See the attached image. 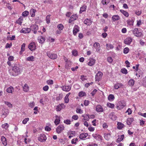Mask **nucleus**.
Listing matches in <instances>:
<instances>
[{"label":"nucleus","instance_id":"obj_1","mask_svg":"<svg viewBox=\"0 0 146 146\" xmlns=\"http://www.w3.org/2000/svg\"><path fill=\"white\" fill-rule=\"evenodd\" d=\"M22 72V70L19 65L15 64L12 67V68L9 70V72L11 75L16 76L20 74Z\"/></svg>","mask_w":146,"mask_h":146},{"label":"nucleus","instance_id":"obj_2","mask_svg":"<svg viewBox=\"0 0 146 146\" xmlns=\"http://www.w3.org/2000/svg\"><path fill=\"white\" fill-rule=\"evenodd\" d=\"M126 105L125 101L122 100L119 101L117 104L116 108L118 110H121L123 109Z\"/></svg>","mask_w":146,"mask_h":146},{"label":"nucleus","instance_id":"obj_3","mask_svg":"<svg viewBox=\"0 0 146 146\" xmlns=\"http://www.w3.org/2000/svg\"><path fill=\"white\" fill-rule=\"evenodd\" d=\"M93 46L96 50V52L101 54L102 52V50L101 49L99 43L95 42L93 45Z\"/></svg>","mask_w":146,"mask_h":146},{"label":"nucleus","instance_id":"obj_4","mask_svg":"<svg viewBox=\"0 0 146 146\" xmlns=\"http://www.w3.org/2000/svg\"><path fill=\"white\" fill-rule=\"evenodd\" d=\"M133 33L135 36L138 37H140L143 36L142 33L139 31L138 29L135 28L133 30Z\"/></svg>","mask_w":146,"mask_h":146},{"label":"nucleus","instance_id":"obj_5","mask_svg":"<svg viewBox=\"0 0 146 146\" xmlns=\"http://www.w3.org/2000/svg\"><path fill=\"white\" fill-rule=\"evenodd\" d=\"M46 135L44 134H41L40 136L38 137V140L39 141L44 142L46 141Z\"/></svg>","mask_w":146,"mask_h":146},{"label":"nucleus","instance_id":"obj_6","mask_svg":"<svg viewBox=\"0 0 146 146\" xmlns=\"http://www.w3.org/2000/svg\"><path fill=\"white\" fill-rule=\"evenodd\" d=\"M64 127L61 125L58 126L57 127L56 131L57 133L59 134L61 133L64 129Z\"/></svg>","mask_w":146,"mask_h":146},{"label":"nucleus","instance_id":"obj_7","mask_svg":"<svg viewBox=\"0 0 146 146\" xmlns=\"http://www.w3.org/2000/svg\"><path fill=\"white\" fill-rule=\"evenodd\" d=\"M47 55L50 58L52 59H56L57 57L56 54H52L49 52H47Z\"/></svg>","mask_w":146,"mask_h":146},{"label":"nucleus","instance_id":"obj_8","mask_svg":"<svg viewBox=\"0 0 146 146\" xmlns=\"http://www.w3.org/2000/svg\"><path fill=\"white\" fill-rule=\"evenodd\" d=\"M28 48L31 51L35 50L36 48L35 43L33 42L30 43L29 44Z\"/></svg>","mask_w":146,"mask_h":146},{"label":"nucleus","instance_id":"obj_9","mask_svg":"<svg viewBox=\"0 0 146 146\" xmlns=\"http://www.w3.org/2000/svg\"><path fill=\"white\" fill-rule=\"evenodd\" d=\"M103 75V73L101 72H98L95 76L96 81H99L101 79Z\"/></svg>","mask_w":146,"mask_h":146},{"label":"nucleus","instance_id":"obj_10","mask_svg":"<svg viewBox=\"0 0 146 146\" xmlns=\"http://www.w3.org/2000/svg\"><path fill=\"white\" fill-rule=\"evenodd\" d=\"M92 136L98 141H100L102 140V137L100 135L97 134H93Z\"/></svg>","mask_w":146,"mask_h":146},{"label":"nucleus","instance_id":"obj_11","mask_svg":"<svg viewBox=\"0 0 146 146\" xmlns=\"http://www.w3.org/2000/svg\"><path fill=\"white\" fill-rule=\"evenodd\" d=\"M31 30V29L30 28H23L21 30V33H28L30 32Z\"/></svg>","mask_w":146,"mask_h":146},{"label":"nucleus","instance_id":"obj_12","mask_svg":"<svg viewBox=\"0 0 146 146\" xmlns=\"http://www.w3.org/2000/svg\"><path fill=\"white\" fill-rule=\"evenodd\" d=\"M65 106L63 104H61L58 105L56 108V110L57 111H60L62 109L64 108Z\"/></svg>","mask_w":146,"mask_h":146},{"label":"nucleus","instance_id":"obj_13","mask_svg":"<svg viewBox=\"0 0 146 146\" xmlns=\"http://www.w3.org/2000/svg\"><path fill=\"white\" fill-rule=\"evenodd\" d=\"M132 40V39L130 37H128L124 40V43L127 44H130Z\"/></svg>","mask_w":146,"mask_h":146},{"label":"nucleus","instance_id":"obj_14","mask_svg":"<svg viewBox=\"0 0 146 146\" xmlns=\"http://www.w3.org/2000/svg\"><path fill=\"white\" fill-rule=\"evenodd\" d=\"M62 88V90L66 92L69 91L71 89V86H63L62 87H61Z\"/></svg>","mask_w":146,"mask_h":146},{"label":"nucleus","instance_id":"obj_15","mask_svg":"<svg viewBox=\"0 0 146 146\" xmlns=\"http://www.w3.org/2000/svg\"><path fill=\"white\" fill-rule=\"evenodd\" d=\"M92 22V21L90 19L87 18L84 21V24L87 25H90Z\"/></svg>","mask_w":146,"mask_h":146},{"label":"nucleus","instance_id":"obj_16","mask_svg":"<svg viewBox=\"0 0 146 146\" xmlns=\"http://www.w3.org/2000/svg\"><path fill=\"white\" fill-rule=\"evenodd\" d=\"M79 27L77 25H75L73 29V34L75 35L79 31Z\"/></svg>","mask_w":146,"mask_h":146},{"label":"nucleus","instance_id":"obj_17","mask_svg":"<svg viewBox=\"0 0 146 146\" xmlns=\"http://www.w3.org/2000/svg\"><path fill=\"white\" fill-rule=\"evenodd\" d=\"M31 29L34 31V34H36L37 33V31L38 29V27L36 25H33L31 26Z\"/></svg>","mask_w":146,"mask_h":146},{"label":"nucleus","instance_id":"obj_18","mask_svg":"<svg viewBox=\"0 0 146 146\" xmlns=\"http://www.w3.org/2000/svg\"><path fill=\"white\" fill-rule=\"evenodd\" d=\"M78 18V16L76 15H72L69 19V23H71L72 22L76 20Z\"/></svg>","mask_w":146,"mask_h":146},{"label":"nucleus","instance_id":"obj_19","mask_svg":"<svg viewBox=\"0 0 146 146\" xmlns=\"http://www.w3.org/2000/svg\"><path fill=\"white\" fill-rule=\"evenodd\" d=\"M88 134L86 133H82L80 134L79 138L81 139L84 140L88 136Z\"/></svg>","mask_w":146,"mask_h":146},{"label":"nucleus","instance_id":"obj_20","mask_svg":"<svg viewBox=\"0 0 146 146\" xmlns=\"http://www.w3.org/2000/svg\"><path fill=\"white\" fill-rule=\"evenodd\" d=\"M96 60L95 59L92 58L89 59V61L88 63V64L90 66H92L95 64Z\"/></svg>","mask_w":146,"mask_h":146},{"label":"nucleus","instance_id":"obj_21","mask_svg":"<svg viewBox=\"0 0 146 146\" xmlns=\"http://www.w3.org/2000/svg\"><path fill=\"white\" fill-rule=\"evenodd\" d=\"M109 117L110 119L113 120H115L117 118V117L114 115L113 112H111L110 113Z\"/></svg>","mask_w":146,"mask_h":146},{"label":"nucleus","instance_id":"obj_22","mask_svg":"<svg viewBox=\"0 0 146 146\" xmlns=\"http://www.w3.org/2000/svg\"><path fill=\"white\" fill-rule=\"evenodd\" d=\"M96 110L97 111L99 112H102L103 111V108L100 105L96 106Z\"/></svg>","mask_w":146,"mask_h":146},{"label":"nucleus","instance_id":"obj_23","mask_svg":"<svg viewBox=\"0 0 146 146\" xmlns=\"http://www.w3.org/2000/svg\"><path fill=\"white\" fill-rule=\"evenodd\" d=\"M38 41L40 43L42 44L44 43L45 41V39L44 37L40 36L38 38Z\"/></svg>","mask_w":146,"mask_h":146},{"label":"nucleus","instance_id":"obj_24","mask_svg":"<svg viewBox=\"0 0 146 146\" xmlns=\"http://www.w3.org/2000/svg\"><path fill=\"white\" fill-rule=\"evenodd\" d=\"M60 121L59 116L58 115L56 116V119L54 121V123L56 125H57L60 123Z\"/></svg>","mask_w":146,"mask_h":146},{"label":"nucleus","instance_id":"obj_25","mask_svg":"<svg viewBox=\"0 0 146 146\" xmlns=\"http://www.w3.org/2000/svg\"><path fill=\"white\" fill-rule=\"evenodd\" d=\"M123 86V85L121 83H117L114 86L115 89H117L119 88H121Z\"/></svg>","mask_w":146,"mask_h":146},{"label":"nucleus","instance_id":"obj_26","mask_svg":"<svg viewBox=\"0 0 146 146\" xmlns=\"http://www.w3.org/2000/svg\"><path fill=\"white\" fill-rule=\"evenodd\" d=\"M68 134L69 135L68 137L70 138L75 135V131H70L68 133Z\"/></svg>","mask_w":146,"mask_h":146},{"label":"nucleus","instance_id":"obj_27","mask_svg":"<svg viewBox=\"0 0 146 146\" xmlns=\"http://www.w3.org/2000/svg\"><path fill=\"white\" fill-rule=\"evenodd\" d=\"M134 119L133 118H128L127 120V123L128 125H130L133 121Z\"/></svg>","mask_w":146,"mask_h":146},{"label":"nucleus","instance_id":"obj_28","mask_svg":"<svg viewBox=\"0 0 146 146\" xmlns=\"http://www.w3.org/2000/svg\"><path fill=\"white\" fill-rule=\"evenodd\" d=\"M1 139L3 144L4 145H7V142L6 138L4 136H3L1 137Z\"/></svg>","mask_w":146,"mask_h":146},{"label":"nucleus","instance_id":"obj_29","mask_svg":"<svg viewBox=\"0 0 146 146\" xmlns=\"http://www.w3.org/2000/svg\"><path fill=\"white\" fill-rule=\"evenodd\" d=\"M14 90L12 86H10L7 89L6 91L8 93H12Z\"/></svg>","mask_w":146,"mask_h":146},{"label":"nucleus","instance_id":"obj_30","mask_svg":"<svg viewBox=\"0 0 146 146\" xmlns=\"http://www.w3.org/2000/svg\"><path fill=\"white\" fill-rule=\"evenodd\" d=\"M117 125V128L119 129H121L124 126L123 123L120 122H118Z\"/></svg>","mask_w":146,"mask_h":146},{"label":"nucleus","instance_id":"obj_31","mask_svg":"<svg viewBox=\"0 0 146 146\" xmlns=\"http://www.w3.org/2000/svg\"><path fill=\"white\" fill-rule=\"evenodd\" d=\"M119 19L120 17L118 15H113L112 17V19L114 21L118 20Z\"/></svg>","mask_w":146,"mask_h":146},{"label":"nucleus","instance_id":"obj_32","mask_svg":"<svg viewBox=\"0 0 146 146\" xmlns=\"http://www.w3.org/2000/svg\"><path fill=\"white\" fill-rule=\"evenodd\" d=\"M106 49L109 50L110 49H112L113 48V46L112 44H106Z\"/></svg>","mask_w":146,"mask_h":146},{"label":"nucleus","instance_id":"obj_33","mask_svg":"<svg viewBox=\"0 0 146 146\" xmlns=\"http://www.w3.org/2000/svg\"><path fill=\"white\" fill-rule=\"evenodd\" d=\"M36 11V10L34 9H32L31 10L30 14L32 17H34L35 16V13Z\"/></svg>","mask_w":146,"mask_h":146},{"label":"nucleus","instance_id":"obj_34","mask_svg":"<svg viewBox=\"0 0 146 146\" xmlns=\"http://www.w3.org/2000/svg\"><path fill=\"white\" fill-rule=\"evenodd\" d=\"M86 5L83 6L81 8L80 11V13H82L83 12L86 11Z\"/></svg>","mask_w":146,"mask_h":146},{"label":"nucleus","instance_id":"obj_35","mask_svg":"<svg viewBox=\"0 0 146 146\" xmlns=\"http://www.w3.org/2000/svg\"><path fill=\"white\" fill-rule=\"evenodd\" d=\"M104 138L106 140H109L111 137V134L110 133L105 134L104 136Z\"/></svg>","mask_w":146,"mask_h":146},{"label":"nucleus","instance_id":"obj_36","mask_svg":"<svg viewBox=\"0 0 146 146\" xmlns=\"http://www.w3.org/2000/svg\"><path fill=\"white\" fill-rule=\"evenodd\" d=\"M135 83V80L133 79H131L128 82V85L130 86H133Z\"/></svg>","mask_w":146,"mask_h":146},{"label":"nucleus","instance_id":"obj_37","mask_svg":"<svg viewBox=\"0 0 146 146\" xmlns=\"http://www.w3.org/2000/svg\"><path fill=\"white\" fill-rule=\"evenodd\" d=\"M124 137V135H120L119 137V138L117 139L116 140V142L117 143H119V142L122 141L123 138Z\"/></svg>","mask_w":146,"mask_h":146},{"label":"nucleus","instance_id":"obj_38","mask_svg":"<svg viewBox=\"0 0 146 146\" xmlns=\"http://www.w3.org/2000/svg\"><path fill=\"white\" fill-rule=\"evenodd\" d=\"M127 23L129 25H133L134 21L133 19H129L127 21Z\"/></svg>","mask_w":146,"mask_h":146},{"label":"nucleus","instance_id":"obj_39","mask_svg":"<svg viewBox=\"0 0 146 146\" xmlns=\"http://www.w3.org/2000/svg\"><path fill=\"white\" fill-rule=\"evenodd\" d=\"M120 12L125 17H128L129 16L128 13L126 11L123 10H121Z\"/></svg>","mask_w":146,"mask_h":146},{"label":"nucleus","instance_id":"obj_40","mask_svg":"<svg viewBox=\"0 0 146 146\" xmlns=\"http://www.w3.org/2000/svg\"><path fill=\"white\" fill-rule=\"evenodd\" d=\"M114 96L112 94H110L108 97V99L110 101H113L114 100Z\"/></svg>","mask_w":146,"mask_h":146},{"label":"nucleus","instance_id":"obj_41","mask_svg":"<svg viewBox=\"0 0 146 146\" xmlns=\"http://www.w3.org/2000/svg\"><path fill=\"white\" fill-rule=\"evenodd\" d=\"M23 90L25 92L28 91L29 90V87L27 84H25L23 87Z\"/></svg>","mask_w":146,"mask_h":146},{"label":"nucleus","instance_id":"obj_42","mask_svg":"<svg viewBox=\"0 0 146 146\" xmlns=\"http://www.w3.org/2000/svg\"><path fill=\"white\" fill-rule=\"evenodd\" d=\"M23 19L22 17H20L16 21V23L18 24L21 25L23 22Z\"/></svg>","mask_w":146,"mask_h":146},{"label":"nucleus","instance_id":"obj_43","mask_svg":"<svg viewBox=\"0 0 146 146\" xmlns=\"http://www.w3.org/2000/svg\"><path fill=\"white\" fill-rule=\"evenodd\" d=\"M107 106L108 107L112 109L114 108L115 105L113 104L108 102L107 104Z\"/></svg>","mask_w":146,"mask_h":146},{"label":"nucleus","instance_id":"obj_44","mask_svg":"<svg viewBox=\"0 0 146 146\" xmlns=\"http://www.w3.org/2000/svg\"><path fill=\"white\" fill-rule=\"evenodd\" d=\"M57 28L60 31H61L64 28V27L62 24H60L58 25Z\"/></svg>","mask_w":146,"mask_h":146},{"label":"nucleus","instance_id":"obj_45","mask_svg":"<svg viewBox=\"0 0 146 146\" xmlns=\"http://www.w3.org/2000/svg\"><path fill=\"white\" fill-rule=\"evenodd\" d=\"M110 0H102V3L104 5H107L110 2Z\"/></svg>","mask_w":146,"mask_h":146},{"label":"nucleus","instance_id":"obj_46","mask_svg":"<svg viewBox=\"0 0 146 146\" xmlns=\"http://www.w3.org/2000/svg\"><path fill=\"white\" fill-rule=\"evenodd\" d=\"M50 15H47L46 17V21L47 24H48L50 23Z\"/></svg>","mask_w":146,"mask_h":146},{"label":"nucleus","instance_id":"obj_47","mask_svg":"<svg viewBox=\"0 0 146 146\" xmlns=\"http://www.w3.org/2000/svg\"><path fill=\"white\" fill-rule=\"evenodd\" d=\"M86 93L83 91H81L79 93V96L80 97H82L84 96H86Z\"/></svg>","mask_w":146,"mask_h":146},{"label":"nucleus","instance_id":"obj_48","mask_svg":"<svg viewBox=\"0 0 146 146\" xmlns=\"http://www.w3.org/2000/svg\"><path fill=\"white\" fill-rule=\"evenodd\" d=\"M9 126V125L7 123H5L2 125V127L6 129L8 128Z\"/></svg>","mask_w":146,"mask_h":146},{"label":"nucleus","instance_id":"obj_49","mask_svg":"<svg viewBox=\"0 0 146 146\" xmlns=\"http://www.w3.org/2000/svg\"><path fill=\"white\" fill-rule=\"evenodd\" d=\"M34 57L33 56L29 57L27 58V60L28 61H33L34 60Z\"/></svg>","mask_w":146,"mask_h":146},{"label":"nucleus","instance_id":"obj_50","mask_svg":"<svg viewBox=\"0 0 146 146\" xmlns=\"http://www.w3.org/2000/svg\"><path fill=\"white\" fill-rule=\"evenodd\" d=\"M29 14V12L27 11H25L23 12L22 13V16L23 17H26Z\"/></svg>","mask_w":146,"mask_h":146},{"label":"nucleus","instance_id":"obj_51","mask_svg":"<svg viewBox=\"0 0 146 146\" xmlns=\"http://www.w3.org/2000/svg\"><path fill=\"white\" fill-rule=\"evenodd\" d=\"M29 120V118H25L22 121V123L24 124H25L27 123V121Z\"/></svg>","mask_w":146,"mask_h":146},{"label":"nucleus","instance_id":"obj_52","mask_svg":"<svg viewBox=\"0 0 146 146\" xmlns=\"http://www.w3.org/2000/svg\"><path fill=\"white\" fill-rule=\"evenodd\" d=\"M35 105V103L34 102H33L30 103L29 104V106L31 108H33Z\"/></svg>","mask_w":146,"mask_h":146},{"label":"nucleus","instance_id":"obj_53","mask_svg":"<svg viewBox=\"0 0 146 146\" xmlns=\"http://www.w3.org/2000/svg\"><path fill=\"white\" fill-rule=\"evenodd\" d=\"M62 98V95L59 94V95L56 97V100H61Z\"/></svg>","mask_w":146,"mask_h":146},{"label":"nucleus","instance_id":"obj_54","mask_svg":"<svg viewBox=\"0 0 146 146\" xmlns=\"http://www.w3.org/2000/svg\"><path fill=\"white\" fill-rule=\"evenodd\" d=\"M64 122L67 125H69L71 123L69 119H66L64 120Z\"/></svg>","mask_w":146,"mask_h":146},{"label":"nucleus","instance_id":"obj_55","mask_svg":"<svg viewBox=\"0 0 146 146\" xmlns=\"http://www.w3.org/2000/svg\"><path fill=\"white\" fill-rule=\"evenodd\" d=\"M64 101L65 103H68L69 101L68 97L67 96H66L64 98Z\"/></svg>","mask_w":146,"mask_h":146},{"label":"nucleus","instance_id":"obj_56","mask_svg":"<svg viewBox=\"0 0 146 146\" xmlns=\"http://www.w3.org/2000/svg\"><path fill=\"white\" fill-rule=\"evenodd\" d=\"M129 51V49L128 47H126L123 50V53L124 54H127Z\"/></svg>","mask_w":146,"mask_h":146},{"label":"nucleus","instance_id":"obj_57","mask_svg":"<svg viewBox=\"0 0 146 146\" xmlns=\"http://www.w3.org/2000/svg\"><path fill=\"white\" fill-rule=\"evenodd\" d=\"M4 103L5 104L7 105L9 107H12V105L11 104V103L10 102H8L5 101Z\"/></svg>","mask_w":146,"mask_h":146},{"label":"nucleus","instance_id":"obj_58","mask_svg":"<svg viewBox=\"0 0 146 146\" xmlns=\"http://www.w3.org/2000/svg\"><path fill=\"white\" fill-rule=\"evenodd\" d=\"M121 71L122 73L124 74H127V70L125 68L121 69Z\"/></svg>","mask_w":146,"mask_h":146},{"label":"nucleus","instance_id":"obj_59","mask_svg":"<svg viewBox=\"0 0 146 146\" xmlns=\"http://www.w3.org/2000/svg\"><path fill=\"white\" fill-rule=\"evenodd\" d=\"M72 54L75 56H77L78 54V52L76 50H74L72 51Z\"/></svg>","mask_w":146,"mask_h":146},{"label":"nucleus","instance_id":"obj_60","mask_svg":"<svg viewBox=\"0 0 146 146\" xmlns=\"http://www.w3.org/2000/svg\"><path fill=\"white\" fill-rule=\"evenodd\" d=\"M46 82L48 85H51L53 84V81L52 80H48Z\"/></svg>","mask_w":146,"mask_h":146},{"label":"nucleus","instance_id":"obj_61","mask_svg":"<svg viewBox=\"0 0 146 146\" xmlns=\"http://www.w3.org/2000/svg\"><path fill=\"white\" fill-rule=\"evenodd\" d=\"M48 89H49L48 86L47 85H46V86H44L43 88V90L44 91H47L48 90Z\"/></svg>","mask_w":146,"mask_h":146},{"label":"nucleus","instance_id":"obj_62","mask_svg":"<svg viewBox=\"0 0 146 146\" xmlns=\"http://www.w3.org/2000/svg\"><path fill=\"white\" fill-rule=\"evenodd\" d=\"M76 112L77 113H83L82 110L81 109L79 108L77 109L76 110Z\"/></svg>","mask_w":146,"mask_h":146},{"label":"nucleus","instance_id":"obj_63","mask_svg":"<svg viewBox=\"0 0 146 146\" xmlns=\"http://www.w3.org/2000/svg\"><path fill=\"white\" fill-rule=\"evenodd\" d=\"M25 43H23L22 45L21 46V50L22 51H24L25 49Z\"/></svg>","mask_w":146,"mask_h":146},{"label":"nucleus","instance_id":"obj_64","mask_svg":"<svg viewBox=\"0 0 146 146\" xmlns=\"http://www.w3.org/2000/svg\"><path fill=\"white\" fill-rule=\"evenodd\" d=\"M93 83V82H91L90 83H86L85 84V86L87 88L89 86H90V85H92Z\"/></svg>","mask_w":146,"mask_h":146}]
</instances>
